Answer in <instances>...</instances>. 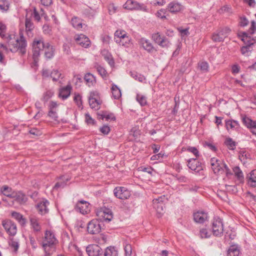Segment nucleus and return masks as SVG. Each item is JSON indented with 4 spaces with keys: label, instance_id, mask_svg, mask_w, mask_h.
Masks as SVG:
<instances>
[{
    "label": "nucleus",
    "instance_id": "nucleus-57",
    "mask_svg": "<svg viewBox=\"0 0 256 256\" xmlns=\"http://www.w3.org/2000/svg\"><path fill=\"white\" fill-rule=\"evenodd\" d=\"M96 69L98 73L102 77H106L107 74V72L106 70L100 66H96Z\"/></svg>",
    "mask_w": 256,
    "mask_h": 256
},
{
    "label": "nucleus",
    "instance_id": "nucleus-10",
    "mask_svg": "<svg viewBox=\"0 0 256 256\" xmlns=\"http://www.w3.org/2000/svg\"><path fill=\"white\" fill-rule=\"evenodd\" d=\"M242 122L250 132L256 136V120H253L245 115L242 117Z\"/></svg>",
    "mask_w": 256,
    "mask_h": 256
},
{
    "label": "nucleus",
    "instance_id": "nucleus-7",
    "mask_svg": "<svg viewBox=\"0 0 256 256\" xmlns=\"http://www.w3.org/2000/svg\"><path fill=\"white\" fill-rule=\"evenodd\" d=\"M102 223L98 219L92 220L88 224L87 230L89 234H98L102 229Z\"/></svg>",
    "mask_w": 256,
    "mask_h": 256
},
{
    "label": "nucleus",
    "instance_id": "nucleus-22",
    "mask_svg": "<svg viewBox=\"0 0 256 256\" xmlns=\"http://www.w3.org/2000/svg\"><path fill=\"white\" fill-rule=\"evenodd\" d=\"M246 180L248 184L252 188L256 187V170H254L249 173L246 177Z\"/></svg>",
    "mask_w": 256,
    "mask_h": 256
},
{
    "label": "nucleus",
    "instance_id": "nucleus-14",
    "mask_svg": "<svg viewBox=\"0 0 256 256\" xmlns=\"http://www.w3.org/2000/svg\"><path fill=\"white\" fill-rule=\"evenodd\" d=\"M152 39L156 43L162 48L168 46L169 41L164 36H162L159 32L153 34Z\"/></svg>",
    "mask_w": 256,
    "mask_h": 256
},
{
    "label": "nucleus",
    "instance_id": "nucleus-2",
    "mask_svg": "<svg viewBox=\"0 0 256 256\" xmlns=\"http://www.w3.org/2000/svg\"><path fill=\"white\" fill-rule=\"evenodd\" d=\"M58 242V240L56 238L54 232L51 230H46L40 244L44 252L50 251L55 252L56 246Z\"/></svg>",
    "mask_w": 256,
    "mask_h": 256
},
{
    "label": "nucleus",
    "instance_id": "nucleus-23",
    "mask_svg": "<svg viewBox=\"0 0 256 256\" xmlns=\"http://www.w3.org/2000/svg\"><path fill=\"white\" fill-rule=\"evenodd\" d=\"M30 225L34 232H38L40 231L41 226L39 223V219L34 216H30Z\"/></svg>",
    "mask_w": 256,
    "mask_h": 256
},
{
    "label": "nucleus",
    "instance_id": "nucleus-1",
    "mask_svg": "<svg viewBox=\"0 0 256 256\" xmlns=\"http://www.w3.org/2000/svg\"><path fill=\"white\" fill-rule=\"evenodd\" d=\"M19 34L20 37L17 38H15L14 36L12 38L11 36H7L8 46L1 44V48L6 52H18L20 56H24L26 52L27 42L22 32H20Z\"/></svg>",
    "mask_w": 256,
    "mask_h": 256
},
{
    "label": "nucleus",
    "instance_id": "nucleus-12",
    "mask_svg": "<svg viewBox=\"0 0 256 256\" xmlns=\"http://www.w3.org/2000/svg\"><path fill=\"white\" fill-rule=\"evenodd\" d=\"M12 198L14 199V200L12 201L13 204L14 201H15L21 205L26 204L28 201L27 196L21 191L12 192Z\"/></svg>",
    "mask_w": 256,
    "mask_h": 256
},
{
    "label": "nucleus",
    "instance_id": "nucleus-63",
    "mask_svg": "<svg viewBox=\"0 0 256 256\" xmlns=\"http://www.w3.org/2000/svg\"><path fill=\"white\" fill-rule=\"evenodd\" d=\"M164 156V153L162 152H160V153L153 155L152 158L151 160H162V159L163 158Z\"/></svg>",
    "mask_w": 256,
    "mask_h": 256
},
{
    "label": "nucleus",
    "instance_id": "nucleus-62",
    "mask_svg": "<svg viewBox=\"0 0 256 256\" xmlns=\"http://www.w3.org/2000/svg\"><path fill=\"white\" fill-rule=\"evenodd\" d=\"M68 180V178L66 179V182H56L54 186V188L55 190H58V188H64L66 185V182Z\"/></svg>",
    "mask_w": 256,
    "mask_h": 256
},
{
    "label": "nucleus",
    "instance_id": "nucleus-27",
    "mask_svg": "<svg viewBox=\"0 0 256 256\" xmlns=\"http://www.w3.org/2000/svg\"><path fill=\"white\" fill-rule=\"evenodd\" d=\"M44 55L47 58H52L54 54V48L49 42L46 43Z\"/></svg>",
    "mask_w": 256,
    "mask_h": 256
},
{
    "label": "nucleus",
    "instance_id": "nucleus-53",
    "mask_svg": "<svg viewBox=\"0 0 256 256\" xmlns=\"http://www.w3.org/2000/svg\"><path fill=\"white\" fill-rule=\"evenodd\" d=\"M6 26L2 22H0V36L2 38H6Z\"/></svg>",
    "mask_w": 256,
    "mask_h": 256
},
{
    "label": "nucleus",
    "instance_id": "nucleus-34",
    "mask_svg": "<svg viewBox=\"0 0 256 256\" xmlns=\"http://www.w3.org/2000/svg\"><path fill=\"white\" fill-rule=\"evenodd\" d=\"M111 90L112 97L114 99L118 100L121 97V91L116 85L112 84Z\"/></svg>",
    "mask_w": 256,
    "mask_h": 256
},
{
    "label": "nucleus",
    "instance_id": "nucleus-8",
    "mask_svg": "<svg viewBox=\"0 0 256 256\" xmlns=\"http://www.w3.org/2000/svg\"><path fill=\"white\" fill-rule=\"evenodd\" d=\"M2 225L10 236H14L16 234L17 228L14 222L10 220H5L2 222Z\"/></svg>",
    "mask_w": 256,
    "mask_h": 256
},
{
    "label": "nucleus",
    "instance_id": "nucleus-20",
    "mask_svg": "<svg viewBox=\"0 0 256 256\" xmlns=\"http://www.w3.org/2000/svg\"><path fill=\"white\" fill-rule=\"evenodd\" d=\"M241 40L244 42V46H250L252 48V46L256 44L255 39L248 36V34L246 32H243L241 36Z\"/></svg>",
    "mask_w": 256,
    "mask_h": 256
},
{
    "label": "nucleus",
    "instance_id": "nucleus-38",
    "mask_svg": "<svg viewBox=\"0 0 256 256\" xmlns=\"http://www.w3.org/2000/svg\"><path fill=\"white\" fill-rule=\"evenodd\" d=\"M84 79L88 86L93 85L96 82L95 76L90 73H87L84 77Z\"/></svg>",
    "mask_w": 256,
    "mask_h": 256
},
{
    "label": "nucleus",
    "instance_id": "nucleus-36",
    "mask_svg": "<svg viewBox=\"0 0 256 256\" xmlns=\"http://www.w3.org/2000/svg\"><path fill=\"white\" fill-rule=\"evenodd\" d=\"M154 208L156 209L157 213L158 214V217L161 216L164 211V204L163 202H157V203L153 202Z\"/></svg>",
    "mask_w": 256,
    "mask_h": 256
},
{
    "label": "nucleus",
    "instance_id": "nucleus-30",
    "mask_svg": "<svg viewBox=\"0 0 256 256\" xmlns=\"http://www.w3.org/2000/svg\"><path fill=\"white\" fill-rule=\"evenodd\" d=\"M233 172L237 180L240 182H244V176L242 171L240 170L238 166H235L233 168Z\"/></svg>",
    "mask_w": 256,
    "mask_h": 256
},
{
    "label": "nucleus",
    "instance_id": "nucleus-61",
    "mask_svg": "<svg viewBox=\"0 0 256 256\" xmlns=\"http://www.w3.org/2000/svg\"><path fill=\"white\" fill-rule=\"evenodd\" d=\"M204 146L208 147V148H210L213 152H216L217 150V148L216 147V146L210 142L206 141L204 142Z\"/></svg>",
    "mask_w": 256,
    "mask_h": 256
},
{
    "label": "nucleus",
    "instance_id": "nucleus-47",
    "mask_svg": "<svg viewBox=\"0 0 256 256\" xmlns=\"http://www.w3.org/2000/svg\"><path fill=\"white\" fill-rule=\"evenodd\" d=\"M199 236L202 238H207L210 236L211 232L206 228H203L200 230Z\"/></svg>",
    "mask_w": 256,
    "mask_h": 256
},
{
    "label": "nucleus",
    "instance_id": "nucleus-19",
    "mask_svg": "<svg viewBox=\"0 0 256 256\" xmlns=\"http://www.w3.org/2000/svg\"><path fill=\"white\" fill-rule=\"evenodd\" d=\"M194 220L200 224H203L208 218V214L203 211H198L193 214Z\"/></svg>",
    "mask_w": 256,
    "mask_h": 256
},
{
    "label": "nucleus",
    "instance_id": "nucleus-40",
    "mask_svg": "<svg viewBox=\"0 0 256 256\" xmlns=\"http://www.w3.org/2000/svg\"><path fill=\"white\" fill-rule=\"evenodd\" d=\"M102 55L104 56L105 60L108 62L110 66H112L114 64V62L112 57V55L109 52H108V51L105 50H103L102 52Z\"/></svg>",
    "mask_w": 256,
    "mask_h": 256
},
{
    "label": "nucleus",
    "instance_id": "nucleus-54",
    "mask_svg": "<svg viewBox=\"0 0 256 256\" xmlns=\"http://www.w3.org/2000/svg\"><path fill=\"white\" fill-rule=\"evenodd\" d=\"M248 20L245 16H240L239 18V25L242 27L246 26L248 24Z\"/></svg>",
    "mask_w": 256,
    "mask_h": 256
},
{
    "label": "nucleus",
    "instance_id": "nucleus-26",
    "mask_svg": "<svg viewBox=\"0 0 256 256\" xmlns=\"http://www.w3.org/2000/svg\"><path fill=\"white\" fill-rule=\"evenodd\" d=\"M124 8L128 10H141L142 6L138 2L128 0L124 4Z\"/></svg>",
    "mask_w": 256,
    "mask_h": 256
},
{
    "label": "nucleus",
    "instance_id": "nucleus-58",
    "mask_svg": "<svg viewBox=\"0 0 256 256\" xmlns=\"http://www.w3.org/2000/svg\"><path fill=\"white\" fill-rule=\"evenodd\" d=\"M74 100L79 108L82 106V96L80 94H75Z\"/></svg>",
    "mask_w": 256,
    "mask_h": 256
},
{
    "label": "nucleus",
    "instance_id": "nucleus-52",
    "mask_svg": "<svg viewBox=\"0 0 256 256\" xmlns=\"http://www.w3.org/2000/svg\"><path fill=\"white\" fill-rule=\"evenodd\" d=\"M198 67L202 71L204 72H208V64L206 62H200L198 63Z\"/></svg>",
    "mask_w": 256,
    "mask_h": 256
},
{
    "label": "nucleus",
    "instance_id": "nucleus-24",
    "mask_svg": "<svg viewBox=\"0 0 256 256\" xmlns=\"http://www.w3.org/2000/svg\"><path fill=\"white\" fill-rule=\"evenodd\" d=\"M49 202L47 200H43L38 202L36 205V208L38 212L41 214H44L48 212L47 206Z\"/></svg>",
    "mask_w": 256,
    "mask_h": 256
},
{
    "label": "nucleus",
    "instance_id": "nucleus-28",
    "mask_svg": "<svg viewBox=\"0 0 256 256\" xmlns=\"http://www.w3.org/2000/svg\"><path fill=\"white\" fill-rule=\"evenodd\" d=\"M71 24L72 26L78 30L82 28V20L77 16H74L72 18Z\"/></svg>",
    "mask_w": 256,
    "mask_h": 256
},
{
    "label": "nucleus",
    "instance_id": "nucleus-51",
    "mask_svg": "<svg viewBox=\"0 0 256 256\" xmlns=\"http://www.w3.org/2000/svg\"><path fill=\"white\" fill-rule=\"evenodd\" d=\"M54 94V92L51 90L46 91L43 94L42 100L44 102H47Z\"/></svg>",
    "mask_w": 256,
    "mask_h": 256
},
{
    "label": "nucleus",
    "instance_id": "nucleus-5",
    "mask_svg": "<svg viewBox=\"0 0 256 256\" xmlns=\"http://www.w3.org/2000/svg\"><path fill=\"white\" fill-rule=\"evenodd\" d=\"M45 46L46 44L44 43L42 38L34 39L32 42V48L33 58L34 60L40 56V51L44 50Z\"/></svg>",
    "mask_w": 256,
    "mask_h": 256
},
{
    "label": "nucleus",
    "instance_id": "nucleus-39",
    "mask_svg": "<svg viewBox=\"0 0 256 256\" xmlns=\"http://www.w3.org/2000/svg\"><path fill=\"white\" fill-rule=\"evenodd\" d=\"M2 193L7 197L12 198V188L8 186H4L0 189Z\"/></svg>",
    "mask_w": 256,
    "mask_h": 256
},
{
    "label": "nucleus",
    "instance_id": "nucleus-45",
    "mask_svg": "<svg viewBox=\"0 0 256 256\" xmlns=\"http://www.w3.org/2000/svg\"><path fill=\"white\" fill-rule=\"evenodd\" d=\"M252 50L253 48L252 47L244 46L241 47L240 51L242 55L248 56L250 55Z\"/></svg>",
    "mask_w": 256,
    "mask_h": 256
},
{
    "label": "nucleus",
    "instance_id": "nucleus-46",
    "mask_svg": "<svg viewBox=\"0 0 256 256\" xmlns=\"http://www.w3.org/2000/svg\"><path fill=\"white\" fill-rule=\"evenodd\" d=\"M10 8V3L8 0H0V10L2 12H6Z\"/></svg>",
    "mask_w": 256,
    "mask_h": 256
},
{
    "label": "nucleus",
    "instance_id": "nucleus-50",
    "mask_svg": "<svg viewBox=\"0 0 256 256\" xmlns=\"http://www.w3.org/2000/svg\"><path fill=\"white\" fill-rule=\"evenodd\" d=\"M121 41L120 43L123 46H128V44H129L130 41V38L128 35V34H126V36H124L120 38Z\"/></svg>",
    "mask_w": 256,
    "mask_h": 256
},
{
    "label": "nucleus",
    "instance_id": "nucleus-29",
    "mask_svg": "<svg viewBox=\"0 0 256 256\" xmlns=\"http://www.w3.org/2000/svg\"><path fill=\"white\" fill-rule=\"evenodd\" d=\"M8 245L15 254H17L20 247V244L18 241L16 240L14 238H10Z\"/></svg>",
    "mask_w": 256,
    "mask_h": 256
},
{
    "label": "nucleus",
    "instance_id": "nucleus-17",
    "mask_svg": "<svg viewBox=\"0 0 256 256\" xmlns=\"http://www.w3.org/2000/svg\"><path fill=\"white\" fill-rule=\"evenodd\" d=\"M140 43L142 48L149 53H153L157 51L152 44L144 38H142L140 40Z\"/></svg>",
    "mask_w": 256,
    "mask_h": 256
},
{
    "label": "nucleus",
    "instance_id": "nucleus-33",
    "mask_svg": "<svg viewBox=\"0 0 256 256\" xmlns=\"http://www.w3.org/2000/svg\"><path fill=\"white\" fill-rule=\"evenodd\" d=\"M25 26L28 34L29 35L32 34V31L34 28V26L30 18H28L26 16L25 20Z\"/></svg>",
    "mask_w": 256,
    "mask_h": 256
},
{
    "label": "nucleus",
    "instance_id": "nucleus-41",
    "mask_svg": "<svg viewBox=\"0 0 256 256\" xmlns=\"http://www.w3.org/2000/svg\"><path fill=\"white\" fill-rule=\"evenodd\" d=\"M62 74L58 70H54L50 72V77L54 82H56L61 78Z\"/></svg>",
    "mask_w": 256,
    "mask_h": 256
},
{
    "label": "nucleus",
    "instance_id": "nucleus-43",
    "mask_svg": "<svg viewBox=\"0 0 256 256\" xmlns=\"http://www.w3.org/2000/svg\"><path fill=\"white\" fill-rule=\"evenodd\" d=\"M224 144L230 150H234L236 148V143L230 138H226L224 142Z\"/></svg>",
    "mask_w": 256,
    "mask_h": 256
},
{
    "label": "nucleus",
    "instance_id": "nucleus-13",
    "mask_svg": "<svg viewBox=\"0 0 256 256\" xmlns=\"http://www.w3.org/2000/svg\"><path fill=\"white\" fill-rule=\"evenodd\" d=\"M86 252L89 256H102V250L97 244H90L86 248Z\"/></svg>",
    "mask_w": 256,
    "mask_h": 256
},
{
    "label": "nucleus",
    "instance_id": "nucleus-4",
    "mask_svg": "<svg viewBox=\"0 0 256 256\" xmlns=\"http://www.w3.org/2000/svg\"><path fill=\"white\" fill-rule=\"evenodd\" d=\"M213 234L216 236H220L224 232V224L222 220L219 217H214L212 224Z\"/></svg>",
    "mask_w": 256,
    "mask_h": 256
},
{
    "label": "nucleus",
    "instance_id": "nucleus-44",
    "mask_svg": "<svg viewBox=\"0 0 256 256\" xmlns=\"http://www.w3.org/2000/svg\"><path fill=\"white\" fill-rule=\"evenodd\" d=\"M98 116H100V119L104 120L106 118V120H116L115 116L112 114H107L106 112H102V114H99Z\"/></svg>",
    "mask_w": 256,
    "mask_h": 256
},
{
    "label": "nucleus",
    "instance_id": "nucleus-35",
    "mask_svg": "<svg viewBox=\"0 0 256 256\" xmlns=\"http://www.w3.org/2000/svg\"><path fill=\"white\" fill-rule=\"evenodd\" d=\"M240 124L238 122L234 120H226V126L228 130L230 129H236L238 128Z\"/></svg>",
    "mask_w": 256,
    "mask_h": 256
},
{
    "label": "nucleus",
    "instance_id": "nucleus-25",
    "mask_svg": "<svg viewBox=\"0 0 256 256\" xmlns=\"http://www.w3.org/2000/svg\"><path fill=\"white\" fill-rule=\"evenodd\" d=\"M182 8V5L176 2H170L167 6L168 10L172 13H176L180 12Z\"/></svg>",
    "mask_w": 256,
    "mask_h": 256
},
{
    "label": "nucleus",
    "instance_id": "nucleus-15",
    "mask_svg": "<svg viewBox=\"0 0 256 256\" xmlns=\"http://www.w3.org/2000/svg\"><path fill=\"white\" fill-rule=\"evenodd\" d=\"M74 40L78 44L84 48L89 47L91 43L88 38L83 34L76 36Z\"/></svg>",
    "mask_w": 256,
    "mask_h": 256
},
{
    "label": "nucleus",
    "instance_id": "nucleus-42",
    "mask_svg": "<svg viewBox=\"0 0 256 256\" xmlns=\"http://www.w3.org/2000/svg\"><path fill=\"white\" fill-rule=\"evenodd\" d=\"M126 32L123 30H117L114 33V40L116 43H120V38L124 36H126Z\"/></svg>",
    "mask_w": 256,
    "mask_h": 256
},
{
    "label": "nucleus",
    "instance_id": "nucleus-60",
    "mask_svg": "<svg viewBox=\"0 0 256 256\" xmlns=\"http://www.w3.org/2000/svg\"><path fill=\"white\" fill-rule=\"evenodd\" d=\"M256 31V22L252 20L251 22L250 27L248 29V32L250 34H253Z\"/></svg>",
    "mask_w": 256,
    "mask_h": 256
},
{
    "label": "nucleus",
    "instance_id": "nucleus-3",
    "mask_svg": "<svg viewBox=\"0 0 256 256\" xmlns=\"http://www.w3.org/2000/svg\"><path fill=\"white\" fill-rule=\"evenodd\" d=\"M231 32L228 27L220 28L216 30L212 36V39L214 42H220L224 41Z\"/></svg>",
    "mask_w": 256,
    "mask_h": 256
},
{
    "label": "nucleus",
    "instance_id": "nucleus-48",
    "mask_svg": "<svg viewBox=\"0 0 256 256\" xmlns=\"http://www.w3.org/2000/svg\"><path fill=\"white\" fill-rule=\"evenodd\" d=\"M130 76L136 80H138L140 82H142L144 80H146V78L144 77V76L138 74L137 72H131Z\"/></svg>",
    "mask_w": 256,
    "mask_h": 256
},
{
    "label": "nucleus",
    "instance_id": "nucleus-55",
    "mask_svg": "<svg viewBox=\"0 0 256 256\" xmlns=\"http://www.w3.org/2000/svg\"><path fill=\"white\" fill-rule=\"evenodd\" d=\"M6 52L2 48L0 47V63L2 64H5L6 62L4 55V53H8Z\"/></svg>",
    "mask_w": 256,
    "mask_h": 256
},
{
    "label": "nucleus",
    "instance_id": "nucleus-31",
    "mask_svg": "<svg viewBox=\"0 0 256 256\" xmlns=\"http://www.w3.org/2000/svg\"><path fill=\"white\" fill-rule=\"evenodd\" d=\"M104 256H118V251L114 246H108L105 250Z\"/></svg>",
    "mask_w": 256,
    "mask_h": 256
},
{
    "label": "nucleus",
    "instance_id": "nucleus-59",
    "mask_svg": "<svg viewBox=\"0 0 256 256\" xmlns=\"http://www.w3.org/2000/svg\"><path fill=\"white\" fill-rule=\"evenodd\" d=\"M186 150L192 153L196 158L199 156V152L196 147L188 146L186 148Z\"/></svg>",
    "mask_w": 256,
    "mask_h": 256
},
{
    "label": "nucleus",
    "instance_id": "nucleus-6",
    "mask_svg": "<svg viewBox=\"0 0 256 256\" xmlns=\"http://www.w3.org/2000/svg\"><path fill=\"white\" fill-rule=\"evenodd\" d=\"M98 220L100 221L110 222L113 218V214L112 210L108 208H100L96 212Z\"/></svg>",
    "mask_w": 256,
    "mask_h": 256
},
{
    "label": "nucleus",
    "instance_id": "nucleus-9",
    "mask_svg": "<svg viewBox=\"0 0 256 256\" xmlns=\"http://www.w3.org/2000/svg\"><path fill=\"white\" fill-rule=\"evenodd\" d=\"M114 196L122 200L128 199L130 196V192L126 188L117 186L114 190Z\"/></svg>",
    "mask_w": 256,
    "mask_h": 256
},
{
    "label": "nucleus",
    "instance_id": "nucleus-18",
    "mask_svg": "<svg viewBox=\"0 0 256 256\" xmlns=\"http://www.w3.org/2000/svg\"><path fill=\"white\" fill-rule=\"evenodd\" d=\"M97 92H91L89 97V104L92 108L98 110L100 103L96 98Z\"/></svg>",
    "mask_w": 256,
    "mask_h": 256
},
{
    "label": "nucleus",
    "instance_id": "nucleus-64",
    "mask_svg": "<svg viewBox=\"0 0 256 256\" xmlns=\"http://www.w3.org/2000/svg\"><path fill=\"white\" fill-rule=\"evenodd\" d=\"M48 116L54 120H57L58 118L57 113L55 110H50L48 112Z\"/></svg>",
    "mask_w": 256,
    "mask_h": 256
},
{
    "label": "nucleus",
    "instance_id": "nucleus-21",
    "mask_svg": "<svg viewBox=\"0 0 256 256\" xmlns=\"http://www.w3.org/2000/svg\"><path fill=\"white\" fill-rule=\"evenodd\" d=\"M72 86L71 84H68L66 86L62 88L59 90V97L62 100L66 99L70 95Z\"/></svg>",
    "mask_w": 256,
    "mask_h": 256
},
{
    "label": "nucleus",
    "instance_id": "nucleus-11",
    "mask_svg": "<svg viewBox=\"0 0 256 256\" xmlns=\"http://www.w3.org/2000/svg\"><path fill=\"white\" fill-rule=\"evenodd\" d=\"M196 158L189 159L188 160L187 166L192 170L196 172H199L203 170L204 166Z\"/></svg>",
    "mask_w": 256,
    "mask_h": 256
},
{
    "label": "nucleus",
    "instance_id": "nucleus-37",
    "mask_svg": "<svg viewBox=\"0 0 256 256\" xmlns=\"http://www.w3.org/2000/svg\"><path fill=\"white\" fill-rule=\"evenodd\" d=\"M240 254V250L238 246L235 245L231 246L227 254V256H238Z\"/></svg>",
    "mask_w": 256,
    "mask_h": 256
},
{
    "label": "nucleus",
    "instance_id": "nucleus-32",
    "mask_svg": "<svg viewBox=\"0 0 256 256\" xmlns=\"http://www.w3.org/2000/svg\"><path fill=\"white\" fill-rule=\"evenodd\" d=\"M12 218L18 220L20 225L22 226L25 225L26 223V219L24 218L22 215L20 213L16 212H13L12 213Z\"/></svg>",
    "mask_w": 256,
    "mask_h": 256
},
{
    "label": "nucleus",
    "instance_id": "nucleus-56",
    "mask_svg": "<svg viewBox=\"0 0 256 256\" xmlns=\"http://www.w3.org/2000/svg\"><path fill=\"white\" fill-rule=\"evenodd\" d=\"M222 168L221 169V171L225 172L227 177L228 178L232 175V173L231 172V170L226 164H222Z\"/></svg>",
    "mask_w": 256,
    "mask_h": 256
},
{
    "label": "nucleus",
    "instance_id": "nucleus-49",
    "mask_svg": "<svg viewBox=\"0 0 256 256\" xmlns=\"http://www.w3.org/2000/svg\"><path fill=\"white\" fill-rule=\"evenodd\" d=\"M136 100L142 106H144L147 104L146 98L143 95L138 94L136 95Z\"/></svg>",
    "mask_w": 256,
    "mask_h": 256
},
{
    "label": "nucleus",
    "instance_id": "nucleus-16",
    "mask_svg": "<svg viewBox=\"0 0 256 256\" xmlns=\"http://www.w3.org/2000/svg\"><path fill=\"white\" fill-rule=\"evenodd\" d=\"M90 204L85 200H82L78 201L76 206L75 209L76 211L80 212L82 214H87L90 212Z\"/></svg>",
    "mask_w": 256,
    "mask_h": 256
}]
</instances>
